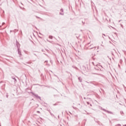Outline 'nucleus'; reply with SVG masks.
<instances>
[{"mask_svg": "<svg viewBox=\"0 0 126 126\" xmlns=\"http://www.w3.org/2000/svg\"><path fill=\"white\" fill-rule=\"evenodd\" d=\"M49 38H50V39H53V36H49Z\"/></svg>", "mask_w": 126, "mask_h": 126, "instance_id": "f257e3e1", "label": "nucleus"}]
</instances>
